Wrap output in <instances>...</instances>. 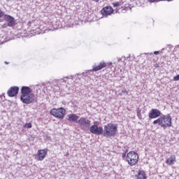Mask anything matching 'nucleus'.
<instances>
[{"label":"nucleus","mask_w":179,"mask_h":179,"mask_svg":"<svg viewBox=\"0 0 179 179\" xmlns=\"http://www.w3.org/2000/svg\"><path fill=\"white\" fill-rule=\"evenodd\" d=\"M31 127H32V124H31V123H30V122H29V123H25V124H24V128L30 129V128H31Z\"/></svg>","instance_id":"6ab92c4d"},{"label":"nucleus","mask_w":179,"mask_h":179,"mask_svg":"<svg viewBox=\"0 0 179 179\" xmlns=\"http://www.w3.org/2000/svg\"><path fill=\"white\" fill-rule=\"evenodd\" d=\"M122 157L124 158V157H127V154L126 153H123L122 155Z\"/></svg>","instance_id":"bb28decb"},{"label":"nucleus","mask_w":179,"mask_h":179,"mask_svg":"<svg viewBox=\"0 0 179 179\" xmlns=\"http://www.w3.org/2000/svg\"><path fill=\"white\" fill-rule=\"evenodd\" d=\"M66 113V110L64 108H53L50 110L51 115H53L56 118H59V120H64L65 118Z\"/></svg>","instance_id":"20e7f679"},{"label":"nucleus","mask_w":179,"mask_h":179,"mask_svg":"<svg viewBox=\"0 0 179 179\" xmlns=\"http://www.w3.org/2000/svg\"><path fill=\"white\" fill-rule=\"evenodd\" d=\"M154 54H155V55H159V54H160V52H159V51H155V52H154Z\"/></svg>","instance_id":"a878e982"},{"label":"nucleus","mask_w":179,"mask_h":179,"mask_svg":"<svg viewBox=\"0 0 179 179\" xmlns=\"http://www.w3.org/2000/svg\"><path fill=\"white\" fill-rule=\"evenodd\" d=\"M67 120L70 122L72 121L73 122H78L79 116H78L76 114H70L68 115Z\"/></svg>","instance_id":"dca6fc26"},{"label":"nucleus","mask_w":179,"mask_h":179,"mask_svg":"<svg viewBox=\"0 0 179 179\" xmlns=\"http://www.w3.org/2000/svg\"><path fill=\"white\" fill-rule=\"evenodd\" d=\"M126 161L131 166H135L139 161V155L135 151H130L127 154Z\"/></svg>","instance_id":"7ed1b4c3"},{"label":"nucleus","mask_w":179,"mask_h":179,"mask_svg":"<svg viewBox=\"0 0 179 179\" xmlns=\"http://www.w3.org/2000/svg\"><path fill=\"white\" fill-rule=\"evenodd\" d=\"M65 78L68 79V77H65L64 79H65Z\"/></svg>","instance_id":"2f4dec72"},{"label":"nucleus","mask_w":179,"mask_h":179,"mask_svg":"<svg viewBox=\"0 0 179 179\" xmlns=\"http://www.w3.org/2000/svg\"><path fill=\"white\" fill-rule=\"evenodd\" d=\"M5 64H6V65H8V64H9V62H5Z\"/></svg>","instance_id":"7c9ffc66"},{"label":"nucleus","mask_w":179,"mask_h":179,"mask_svg":"<svg viewBox=\"0 0 179 179\" xmlns=\"http://www.w3.org/2000/svg\"><path fill=\"white\" fill-rule=\"evenodd\" d=\"M161 114L162 113L159 109H152L148 113V117L149 118L155 119L157 118V117H160Z\"/></svg>","instance_id":"f8f14e48"},{"label":"nucleus","mask_w":179,"mask_h":179,"mask_svg":"<svg viewBox=\"0 0 179 179\" xmlns=\"http://www.w3.org/2000/svg\"><path fill=\"white\" fill-rule=\"evenodd\" d=\"M3 18L8 22V27H15L16 26V20L13 16L5 14Z\"/></svg>","instance_id":"0eeeda50"},{"label":"nucleus","mask_w":179,"mask_h":179,"mask_svg":"<svg viewBox=\"0 0 179 179\" xmlns=\"http://www.w3.org/2000/svg\"><path fill=\"white\" fill-rule=\"evenodd\" d=\"M121 61H122V59L121 58L117 59V62H121Z\"/></svg>","instance_id":"cd10ccee"},{"label":"nucleus","mask_w":179,"mask_h":179,"mask_svg":"<svg viewBox=\"0 0 179 179\" xmlns=\"http://www.w3.org/2000/svg\"><path fill=\"white\" fill-rule=\"evenodd\" d=\"M5 16V13L2 11V10H0V18L3 17Z\"/></svg>","instance_id":"5701e85b"},{"label":"nucleus","mask_w":179,"mask_h":179,"mask_svg":"<svg viewBox=\"0 0 179 179\" xmlns=\"http://www.w3.org/2000/svg\"><path fill=\"white\" fill-rule=\"evenodd\" d=\"M28 23L30 24V22H29Z\"/></svg>","instance_id":"72a5a7b5"},{"label":"nucleus","mask_w":179,"mask_h":179,"mask_svg":"<svg viewBox=\"0 0 179 179\" xmlns=\"http://www.w3.org/2000/svg\"><path fill=\"white\" fill-rule=\"evenodd\" d=\"M176 162V155H171L169 158H168L166 161L165 163L168 166H173L174 164V162Z\"/></svg>","instance_id":"2eb2a0df"},{"label":"nucleus","mask_w":179,"mask_h":179,"mask_svg":"<svg viewBox=\"0 0 179 179\" xmlns=\"http://www.w3.org/2000/svg\"><path fill=\"white\" fill-rule=\"evenodd\" d=\"M115 132H117V124L110 123L104 126L103 131V136H106V138L115 136Z\"/></svg>","instance_id":"f03ea898"},{"label":"nucleus","mask_w":179,"mask_h":179,"mask_svg":"<svg viewBox=\"0 0 179 179\" xmlns=\"http://www.w3.org/2000/svg\"><path fill=\"white\" fill-rule=\"evenodd\" d=\"M20 100L22 101V103H24V104H31V103H37V97H36V95L31 92L26 96L20 97Z\"/></svg>","instance_id":"39448f33"},{"label":"nucleus","mask_w":179,"mask_h":179,"mask_svg":"<svg viewBox=\"0 0 179 179\" xmlns=\"http://www.w3.org/2000/svg\"><path fill=\"white\" fill-rule=\"evenodd\" d=\"M166 1V0H159V1Z\"/></svg>","instance_id":"473e14b6"},{"label":"nucleus","mask_w":179,"mask_h":179,"mask_svg":"<svg viewBox=\"0 0 179 179\" xmlns=\"http://www.w3.org/2000/svg\"><path fill=\"white\" fill-rule=\"evenodd\" d=\"M149 2H150V3H155V2H159V0H149Z\"/></svg>","instance_id":"393cba45"},{"label":"nucleus","mask_w":179,"mask_h":179,"mask_svg":"<svg viewBox=\"0 0 179 179\" xmlns=\"http://www.w3.org/2000/svg\"><path fill=\"white\" fill-rule=\"evenodd\" d=\"M31 93V89L29 87L23 86L21 89L20 97H26L28 94Z\"/></svg>","instance_id":"4468645a"},{"label":"nucleus","mask_w":179,"mask_h":179,"mask_svg":"<svg viewBox=\"0 0 179 179\" xmlns=\"http://www.w3.org/2000/svg\"><path fill=\"white\" fill-rule=\"evenodd\" d=\"M121 3H122L121 1H120V2L116 1L115 3H113L112 5H113V8H117V6H120V5H121Z\"/></svg>","instance_id":"a211bd4d"},{"label":"nucleus","mask_w":179,"mask_h":179,"mask_svg":"<svg viewBox=\"0 0 179 179\" xmlns=\"http://www.w3.org/2000/svg\"><path fill=\"white\" fill-rule=\"evenodd\" d=\"M172 119L171 116L170 115H163L162 116L159 117L158 119L155 120L152 124L154 125H156V124H158L159 127H162V128H164V129H166V128H170L172 125Z\"/></svg>","instance_id":"f257e3e1"},{"label":"nucleus","mask_w":179,"mask_h":179,"mask_svg":"<svg viewBox=\"0 0 179 179\" xmlns=\"http://www.w3.org/2000/svg\"><path fill=\"white\" fill-rule=\"evenodd\" d=\"M113 12L114 9L110 6H107L103 8L101 10V15L105 17L110 16Z\"/></svg>","instance_id":"1a4fd4ad"},{"label":"nucleus","mask_w":179,"mask_h":179,"mask_svg":"<svg viewBox=\"0 0 179 179\" xmlns=\"http://www.w3.org/2000/svg\"><path fill=\"white\" fill-rule=\"evenodd\" d=\"M155 68H159V65L156 64Z\"/></svg>","instance_id":"c85d7f7f"},{"label":"nucleus","mask_w":179,"mask_h":179,"mask_svg":"<svg viewBox=\"0 0 179 179\" xmlns=\"http://www.w3.org/2000/svg\"><path fill=\"white\" fill-rule=\"evenodd\" d=\"M90 131L91 134H94L95 135H102L103 134V127H99L97 124H93L90 128Z\"/></svg>","instance_id":"6e6552de"},{"label":"nucleus","mask_w":179,"mask_h":179,"mask_svg":"<svg viewBox=\"0 0 179 179\" xmlns=\"http://www.w3.org/2000/svg\"><path fill=\"white\" fill-rule=\"evenodd\" d=\"M173 80H175V81L179 80V75H177L176 76H175L173 78Z\"/></svg>","instance_id":"b1692460"},{"label":"nucleus","mask_w":179,"mask_h":179,"mask_svg":"<svg viewBox=\"0 0 179 179\" xmlns=\"http://www.w3.org/2000/svg\"><path fill=\"white\" fill-rule=\"evenodd\" d=\"M19 93V87H11L7 92L9 97H15Z\"/></svg>","instance_id":"9b49d317"},{"label":"nucleus","mask_w":179,"mask_h":179,"mask_svg":"<svg viewBox=\"0 0 179 179\" xmlns=\"http://www.w3.org/2000/svg\"><path fill=\"white\" fill-rule=\"evenodd\" d=\"M47 156V150H39L36 155V159L38 161H43Z\"/></svg>","instance_id":"9d476101"},{"label":"nucleus","mask_w":179,"mask_h":179,"mask_svg":"<svg viewBox=\"0 0 179 179\" xmlns=\"http://www.w3.org/2000/svg\"><path fill=\"white\" fill-rule=\"evenodd\" d=\"M136 179H146V173L143 171H139L138 173L135 176Z\"/></svg>","instance_id":"f3484780"},{"label":"nucleus","mask_w":179,"mask_h":179,"mask_svg":"<svg viewBox=\"0 0 179 179\" xmlns=\"http://www.w3.org/2000/svg\"><path fill=\"white\" fill-rule=\"evenodd\" d=\"M137 117L139 118V120H142V114L141 113V111L137 112Z\"/></svg>","instance_id":"4be33fe9"},{"label":"nucleus","mask_w":179,"mask_h":179,"mask_svg":"<svg viewBox=\"0 0 179 179\" xmlns=\"http://www.w3.org/2000/svg\"><path fill=\"white\" fill-rule=\"evenodd\" d=\"M110 65H111V63H106L104 61H102L99 63V66L93 67L92 71L97 72V71H101L103 68H106V66H110Z\"/></svg>","instance_id":"ddd939ff"},{"label":"nucleus","mask_w":179,"mask_h":179,"mask_svg":"<svg viewBox=\"0 0 179 179\" xmlns=\"http://www.w3.org/2000/svg\"><path fill=\"white\" fill-rule=\"evenodd\" d=\"M57 83H66V80H65L64 78H61L58 80Z\"/></svg>","instance_id":"412c9836"},{"label":"nucleus","mask_w":179,"mask_h":179,"mask_svg":"<svg viewBox=\"0 0 179 179\" xmlns=\"http://www.w3.org/2000/svg\"><path fill=\"white\" fill-rule=\"evenodd\" d=\"M78 124H79L80 128L83 131H87L90 128V120L85 117H80L78 120Z\"/></svg>","instance_id":"423d86ee"},{"label":"nucleus","mask_w":179,"mask_h":179,"mask_svg":"<svg viewBox=\"0 0 179 179\" xmlns=\"http://www.w3.org/2000/svg\"><path fill=\"white\" fill-rule=\"evenodd\" d=\"M95 2H99L100 0H94Z\"/></svg>","instance_id":"c756f323"},{"label":"nucleus","mask_w":179,"mask_h":179,"mask_svg":"<svg viewBox=\"0 0 179 179\" xmlns=\"http://www.w3.org/2000/svg\"><path fill=\"white\" fill-rule=\"evenodd\" d=\"M93 69L92 70H88L86 73H83L84 76H89V75H90V72H93Z\"/></svg>","instance_id":"aec40b11"}]
</instances>
